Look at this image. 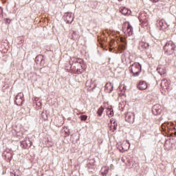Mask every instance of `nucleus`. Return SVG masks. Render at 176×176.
<instances>
[{
  "label": "nucleus",
  "mask_w": 176,
  "mask_h": 176,
  "mask_svg": "<svg viewBox=\"0 0 176 176\" xmlns=\"http://www.w3.org/2000/svg\"><path fill=\"white\" fill-rule=\"evenodd\" d=\"M122 31L126 36H131L133 35V27L130 23L125 22L122 25Z\"/></svg>",
  "instance_id": "nucleus-3"
},
{
  "label": "nucleus",
  "mask_w": 176,
  "mask_h": 176,
  "mask_svg": "<svg viewBox=\"0 0 176 176\" xmlns=\"http://www.w3.org/2000/svg\"><path fill=\"white\" fill-rule=\"evenodd\" d=\"M149 44L144 41H140L139 43V50H146V49H148Z\"/></svg>",
  "instance_id": "nucleus-11"
},
{
  "label": "nucleus",
  "mask_w": 176,
  "mask_h": 176,
  "mask_svg": "<svg viewBox=\"0 0 176 176\" xmlns=\"http://www.w3.org/2000/svg\"><path fill=\"white\" fill-rule=\"evenodd\" d=\"M20 175H16V174H14V176H20Z\"/></svg>",
  "instance_id": "nucleus-31"
},
{
  "label": "nucleus",
  "mask_w": 176,
  "mask_h": 176,
  "mask_svg": "<svg viewBox=\"0 0 176 176\" xmlns=\"http://www.w3.org/2000/svg\"><path fill=\"white\" fill-rule=\"evenodd\" d=\"M122 148L123 151H129V149H130V143H129L127 141L124 142L122 144Z\"/></svg>",
  "instance_id": "nucleus-17"
},
{
  "label": "nucleus",
  "mask_w": 176,
  "mask_h": 176,
  "mask_svg": "<svg viewBox=\"0 0 176 176\" xmlns=\"http://www.w3.org/2000/svg\"><path fill=\"white\" fill-rule=\"evenodd\" d=\"M175 44L172 41H168L164 47V50L166 54L168 56H171V54H174V52L175 50Z\"/></svg>",
  "instance_id": "nucleus-1"
},
{
  "label": "nucleus",
  "mask_w": 176,
  "mask_h": 176,
  "mask_svg": "<svg viewBox=\"0 0 176 176\" xmlns=\"http://www.w3.org/2000/svg\"><path fill=\"white\" fill-rule=\"evenodd\" d=\"M121 44L118 45V52L119 53H122V52H124L126 49H127V44L126 43V38H121Z\"/></svg>",
  "instance_id": "nucleus-6"
},
{
  "label": "nucleus",
  "mask_w": 176,
  "mask_h": 176,
  "mask_svg": "<svg viewBox=\"0 0 176 176\" xmlns=\"http://www.w3.org/2000/svg\"><path fill=\"white\" fill-rule=\"evenodd\" d=\"M162 105L160 104H155L152 108V113L153 115H160L162 113Z\"/></svg>",
  "instance_id": "nucleus-9"
},
{
  "label": "nucleus",
  "mask_w": 176,
  "mask_h": 176,
  "mask_svg": "<svg viewBox=\"0 0 176 176\" xmlns=\"http://www.w3.org/2000/svg\"><path fill=\"white\" fill-rule=\"evenodd\" d=\"M157 71H158L159 74H160L161 76H162V75H164V74H166V72H165V71H164L163 73L160 72V69H157Z\"/></svg>",
  "instance_id": "nucleus-24"
},
{
  "label": "nucleus",
  "mask_w": 176,
  "mask_h": 176,
  "mask_svg": "<svg viewBox=\"0 0 176 176\" xmlns=\"http://www.w3.org/2000/svg\"><path fill=\"white\" fill-rule=\"evenodd\" d=\"M120 12L122 13V14H124V16H129V14H130L131 12V11L124 7L121 8Z\"/></svg>",
  "instance_id": "nucleus-15"
},
{
  "label": "nucleus",
  "mask_w": 176,
  "mask_h": 176,
  "mask_svg": "<svg viewBox=\"0 0 176 176\" xmlns=\"http://www.w3.org/2000/svg\"><path fill=\"white\" fill-rule=\"evenodd\" d=\"M151 2H159L160 0H150Z\"/></svg>",
  "instance_id": "nucleus-27"
},
{
  "label": "nucleus",
  "mask_w": 176,
  "mask_h": 176,
  "mask_svg": "<svg viewBox=\"0 0 176 176\" xmlns=\"http://www.w3.org/2000/svg\"><path fill=\"white\" fill-rule=\"evenodd\" d=\"M113 45V41H111L109 44L110 46H112Z\"/></svg>",
  "instance_id": "nucleus-28"
},
{
  "label": "nucleus",
  "mask_w": 176,
  "mask_h": 176,
  "mask_svg": "<svg viewBox=\"0 0 176 176\" xmlns=\"http://www.w3.org/2000/svg\"><path fill=\"white\" fill-rule=\"evenodd\" d=\"M157 25L160 28V30H162V31L167 30V28H168L170 26L168 24H167V22L163 19L159 21L157 23Z\"/></svg>",
  "instance_id": "nucleus-8"
},
{
  "label": "nucleus",
  "mask_w": 176,
  "mask_h": 176,
  "mask_svg": "<svg viewBox=\"0 0 176 176\" xmlns=\"http://www.w3.org/2000/svg\"><path fill=\"white\" fill-rule=\"evenodd\" d=\"M2 13H3V10L2 8H0V17H2Z\"/></svg>",
  "instance_id": "nucleus-25"
},
{
  "label": "nucleus",
  "mask_w": 176,
  "mask_h": 176,
  "mask_svg": "<svg viewBox=\"0 0 176 176\" xmlns=\"http://www.w3.org/2000/svg\"><path fill=\"white\" fill-rule=\"evenodd\" d=\"M174 126L173 123H170V124H167V123H164L162 125V129L163 130V131H169L170 130V126Z\"/></svg>",
  "instance_id": "nucleus-16"
},
{
  "label": "nucleus",
  "mask_w": 176,
  "mask_h": 176,
  "mask_svg": "<svg viewBox=\"0 0 176 176\" xmlns=\"http://www.w3.org/2000/svg\"><path fill=\"white\" fill-rule=\"evenodd\" d=\"M110 52H112V49H110Z\"/></svg>",
  "instance_id": "nucleus-33"
},
{
  "label": "nucleus",
  "mask_w": 176,
  "mask_h": 176,
  "mask_svg": "<svg viewBox=\"0 0 176 176\" xmlns=\"http://www.w3.org/2000/svg\"><path fill=\"white\" fill-rule=\"evenodd\" d=\"M113 130H116L117 126H116V124H115V123H113Z\"/></svg>",
  "instance_id": "nucleus-26"
},
{
  "label": "nucleus",
  "mask_w": 176,
  "mask_h": 176,
  "mask_svg": "<svg viewBox=\"0 0 176 176\" xmlns=\"http://www.w3.org/2000/svg\"><path fill=\"white\" fill-rule=\"evenodd\" d=\"M138 89L140 90H146L148 89V83L145 81H140L138 84Z\"/></svg>",
  "instance_id": "nucleus-13"
},
{
  "label": "nucleus",
  "mask_w": 176,
  "mask_h": 176,
  "mask_svg": "<svg viewBox=\"0 0 176 176\" xmlns=\"http://www.w3.org/2000/svg\"><path fill=\"white\" fill-rule=\"evenodd\" d=\"M8 111H12V109L9 108V109L6 111V113H8Z\"/></svg>",
  "instance_id": "nucleus-29"
},
{
  "label": "nucleus",
  "mask_w": 176,
  "mask_h": 176,
  "mask_svg": "<svg viewBox=\"0 0 176 176\" xmlns=\"http://www.w3.org/2000/svg\"><path fill=\"white\" fill-rule=\"evenodd\" d=\"M107 115H108L109 118H112L113 116V109L107 108Z\"/></svg>",
  "instance_id": "nucleus-19"
},
{
  "label": "nucleus",
  "mask_w": 176,
  "mask_h": 176,
  "mask_svg": "<svg viewBox=\"0 0 176 176\" xmlns=\"http://www.w3.org/2000/svg\"><path fill=\"white\" fill-rule=\"evenodd\" d=\"M39 104H40V107H41L42 105V103L39 102Z\"/></svg>",
  "instance_id": "nucleus-32"
},
{
  "label": "nucleus",
  "mask_w": 176,
  "mask_h": 176,
  "mask_svg": "<svg viewBox=\"0 0 176 176\" xmlns=\"http://www.w3.org/2000/svg\"><path fill=\"white\" fill-rule=\"evenodd\" d=\"M123 57H124V55H122V58H123Z\"/></svg>",
  "instance_id": "nucleus-35"
},
{
  "label": "nucleus",
  "mask_w": 176,
  "mask_h": 176,
  "mask_svg": "<svg viewBox=\"0 0 176 176\" xmlns=\"http://www.w3.org/2000/svg\"><path fill=\"white\" fill-rule=\"evenodd\" d=\"M63 19L67 24H71L74 21V16L71 12H65Z\"/></svg>",
  "instance_id": "nucleus-7"
},
{
  "label": "nucleus",
  "mask_w": 176,
  "mask_h": 176,
  "mask_svg": "<svg viewBox=\"0 0 176 176\" xmlns=\"http://www.w3.org/2000/svg\"><path fill=\"white\" fill-rule=\"evenodd\" d=\"M120 2L122 1V0H118Z\"/></svg>",
  "instance_id": "nucleus-34"
},
{
  "label": "nucleus",
  "mask_w": 176,
  "mask_h": 176,
  "mask_svg": "<svg viewBox=\"0 0 176 176\" xmlns=\"http://www.w3.org/2000/svg\"><path fill=\"white\" fill-rule=\"evenodd\" d=\"M22 145L24 148V149H29V148H31V146H32V142H31V140H28L27 141H24L22 143Z\"/></svg>",
  "instance_id": "nucleus-14"
},
{
  "label": "nucleus",
  "mask_w": 176,
  "mask_h": 176,
  "mask_svg": "<svg viewBox=\"0 0 176 176\" xmlns=\"http://www.w3.org/2000/svg\"><path fill=\"white\" fill-rule=\"evenodd\" d=\"M125 120L128 123H134V113L129 112L127 113L125 117Z\"/></svg>",
  "instance_id": "nucleus-10"
},
{
  "label": "nucleus",
  "mask_w": 176,
  "mask_h": 176,
  "mask_svg": "<svg viewBox=\"0 0 176 176\" xmlns=\"http://www.w3.org/2000/svg\"><path fill=\"white\" fill-rule=\"evenodd\" d=\"M82 67V69H86V66H81Z\"/></svg>",
  "instance_id": "nucleus-30"
},
{
  "label": "nucleus",
  "mask_w": 176,
  "mask_h": 176,
  "mask_svg": "<svg viewBox=\"0 0 176 176\" xmlns=\"http://www.w3.org/2000/svg\"><path fill=\"white\" fill-rule=\"evenodd\" d=\"M104 112V107H100L98 111H97V113L98 115V116H101V115H102V113Z\"/></svg>",
  "instance_id": "nucleus-21"
},
{
  "label": "nucleus",
  "mask_w": 176,
  "mask_h": 176,
  "mask_svg": "<svg viewBox=\"0 0 176 176\" xmlns=\"http://www.w3.org/2000/svg\"><path fill=\"white\" fill-rule=\"evenodd\" d=\"M170 87V85L167 80H163L161 82V91L163 94H166V93L168 92V89Z\"/></svg>",
  "instance_id": "nucleus-4"
},
{
  "label": "nucleus",
  "mask_w": 176,
  "mask_h": 176,
  "mask_svg": "<svg viewBox=\"0 0 176 176\" xmlns=\"http://www.w3.org/2000/svg\"><path fill=\"white\" fill-rule=\"evenodd\" d=\"M140 21H142V23H145V21H147L146 19H144L142 18V16H140Z\"/></svg>",
  "instance_id": "nucleus-23"
},
{
  "label": "nucleus",
  "mask_w": 176,
  "mask_h": 176,
  "mask_svg": "<svg viewBox=\"0 0 176 176\" xmlns=\"http://www.w3.org/2000/svg\"><path fill=\"white\" fill-rule=\"evenodd\" d=\"M129 70L133 76H138L141 74V65L138 63H134L129 67Z\"/></svg>",
  "instance_id": "nucleus-2"
},
{
  "label": "nucleus",
  "mask_w": 176,
  "mask_h": 176,
  "mask_svg": "<svg viewBox=\"0 0 176 176\" xmlns=\"http://www.w3.org/2000/svg\"><path fill=\"white\" fill-rule=\"evenodd\" d=\"M113 90V85L111 82H107L104 87V91L106 93H111Z\"/></svg>",
  "instance_id": "nucleus-12"
},
{
  "label": "nucleus",
  "mask_w": 176,
  "mask_h": 176,
  "mask_svg": "<svg viewBox=\"0 0 176 176\" xmlns=\"http://www.w3.org/2000/svg\"><path fill=\"white\" fill-rule=\"evenodd\" d=\"M14 102L19 107H21L24 102V94L23 93L18 94L15 98Z\"/></svg>",
  "instance_id": "nucleus-5"
},
{
  "label": "nucleus",
  "mask_w": 176,
  "mask_h": 176,
  "mask_svg": "<svg viewBox=\"0 0 176 176\" xmlns=\"http://www.w3.org/2000/svg\"><path fill=\"white\" fill-rule=\"evenodd\" d=\"M72 38L74 41H76V39H79V34L76 33V32H74L72 34Z\"/></svg>",
  "instance_id": "nucleus-20"
},
{
  "label": "nucleus",
  "mask_w": 176,
  "mask_h": 176,
  "mask_svg": "<svg viewBox=\"0 0 176 176\" xmlns=\"http://www.w3.org/2000/svg\"><path fill=\"white\" fill-rule=\"evenodd\" d=\"M80 120H82V122H85V120H87V116L86 115H82L80 116Z\"/></svg>",
  "instance_id": "nucleus-22"
},
{
  "label": "nucleus",
  "mask_w": 176,
  "mask_h": 176,
  "mask_svg": "<svg viewBox=\"0 0 176 176\" xmlns=\"http://www.w3.org/2000/svg\"><path fill=\"white\" fill-rule=\"evenodd\" d=\"M85 86L86 87H88V89H94V87H96V86L93 83V81L91 80H87L85 83Z\"/></svg>",
  "instance_id": "nucleus-18"
}]
</instances>
